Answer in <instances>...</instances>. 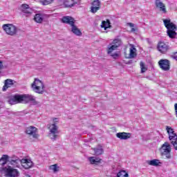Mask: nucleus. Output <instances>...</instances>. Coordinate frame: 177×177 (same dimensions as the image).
Wrapping results in <instances>:
<instances>
[{"label":"nucleus","instance_id":"1","mask_svg":"<svg viewBox=\"0 0 177 177\" xmlns=\"http://www.w3.org/2000/svg\"><path fill=\"white\" fill-rule=\"evenodd\" d=\"M9 104H19L20 103L22 104H27L30 102H35V98H34V96L30 95L28 94H15L12 95L9 100H8Z\"/></svg>","mask_w":177,"mask_h":177},{"label":"nucleus","instance_id":"2","mask_svg":"<svg viewBox=\"0 0 177 177\" xmlns=\"http://www.w3.org/2000/svg\"><path fill=\"white\" fill-rule=\"evenodd\" d=\"M163 23L165 24V27L167 28V34L168 37L171 38V39L176 38V25L171 22V19H164Z\"/></svg>","mask_w":177,"mask_h":177},{"label":"nucleus","instance_id":"3","mask_svg":"<svg viewBox=\"0 0 177 177\" xmlns=\"http://www.w3.org/2000/svg\"><path fill=\"white\" fill-rule=\"evenodd\" d=\"M62 23H65L66 24H69L71 26V31L75 34V35H77V37H81L82 35V32L78 28L77 26H75V21L74 20V18L72 17H64L62 19Z\"/></svg>","mask_w":177,"mask_h":177},{"label":"nucleus","instance_id":"4","mask_svg":"<svg viewBox=\"0 0 177 177\" xmlns=\"http://www.w3.org/2000/svg\"><path fill=\"white\" fill-rule=\"evenodd\" d=\"M0 175H4L6 177H19L20 172L17 169H15L11 166L0 167Z\"/></svg>","mask_w":177,"mask_h":177},{"label":"nucleus","instance_id":"5","mask_svg":"<svg viewBox=\"0 0 177 177\" xmlns=\"http://www.w3.org/2000/svg\"><path fill=\"white\" fill-rule=\"evenodd\" d=\"M31 87L36 93H39V95H42L45 92V85L39 79L35 78Z\"/></svg>","mask_w":177,"mask_h":177},{"label":"nucleus","instance_id":"6","mask_svg":"<svg viewBox=\"0 0 177 177\" xmlns=\"http://www.w3.org/2000/svg\"><path fill=\"white\" fill-rule=\"evenodd\" d=\"M166 131H167V133L169 135V139L174 146V149L177 150V135L175 133L174 129L169 126L166 127Z\"/></svg>","mask_w":177,"mask_h":177},{"label":"nucleus","instance_id":"7","mask_svg":"<svg viewBox=\"0 0 177 177\" xmlns=\"http://www.w3.org/2000/svg\"><path fill=\"white\" fill-rule=\"evenodd\" d=\"M2 28L7 35H10V37H14V35L17 34V27L12 24H4Z\"/></svg>","mask_w":177,"mask_h":177},{"label":"nucleus","instance_id":"8","mask_svg":"<svg viewBox=\"0 0 177 177\" xmlns=\"http://www.w3.org/2000/svg\"><path fill=\"white\" fill-rule=\"evenodd\" d=\"M171 145L167 142L162 145L160 149L162 156H165L168 159L172 158V156L171 155Z\"/></svg>","mask_w":177,"mask_h":177},{"label":"nucleus","instance_id":"9","mask_svg":"<svg viewBox=\"0 0 177 177\" xmlns=\"http://www.w3.org/2000/svg\"><path fill=\"white\" fill-rule=\"evenodd\" d=\"M158 66L163 71H169L171 68V62L168 59H160Z\"/></svg>","mask_w":177,"mask_h":177},{"label":"nucleus","instance_id":"10","mask_svg":"<svg viewBox=\"0 0 177 177\" xmlns=\"http://www.w3.org/2000/svg\"><path fill=\"white\" fill-rule=\"evenodd\" d=\"M157 49L160 53L165 55L169 50V46L164 41H159L157 45Z\"/></svg>","mask_w":177,"mask_h":177},{"label":"nucleus","instance_id":"11","mask_svg":"<svg viewBox=\"0 0 177 177\" xmlns=\"http://www.w3.org/2000/svg\"><path fill=\"white\" fill-rule=\"evenodd\" d=\"M113 45L108 48L107 49V53L108 55H110L111 53H113L114 50H117L119 46H121V39H115L112 42Z\"/></svg>","mask_w":177,"mask_h":177},{"label":"nucleus","instance_id":"12","mask_svg":"<svg viewBox=\"0 0 177 177\" xmlns=\"http://www.w3.org/2000/svg\"><path fill=\"white\" fill-rule=\"evenodd\" d=\"M48 129L50 131V133L53 135L51 139H53V140H56L57 138V134L56 133H59V131L57 130L59 129V127H57V125H56V122L50 124L48 127Z\"/></svg>","mask_w":177,"mask_h":177},{"label":"nucleus","instance_id":"13","mask_svg":"<svg viewBox=\"0 0 177 177\" xmlns=\"http://www.w3.org/2000/svg\"><path fill=\"white\" fill-rule=\"evenodd\" d=\"M37 131L38 129H37V127L30 126L26 128V133H27V135H30L34 139H38V138H39V135L37 133Z\"/></svg>","mask_w":177,"mask_h":177},{"label":"nucleus","instance_id":"14","mask_svg":"<svg viewBox=\"0 0 177 177\" xmlns=\"http://www.w3.org/2000/svg\"><path fill=\"white\" fill-rule=\"evenodd\" d=\"M21 11L26 15V17L31 16L32 15V9L30 8V6L27 4H22L21 6Z\"/></svg>","mask_w":177,"mask_h":177},{"label":"nucleus","instance_id":"15","mask_svg":"<svg viewBox=\"0 0 177 177\" xmlns=\"http://www.w3.org/2000/svg\"><path fill=\"white\" fill-rule=\"evenodd\" d=\"M100 1L94 0L91 3V13H96L97 10H100Z\"/></svg>","mask_w":177,"mask_h":177},{"label":"nucleus","instance_id":"16","mask_svg":"<svg viewBox=\"0 0 177 177\" xmlns=\"http://www.w3.org/2000/svg\"><path fill=\"white\" fill-rule=\"evenodd\" d=\"M156 8L159 9L160 12H162V13H167V7L165 4L161 1V0H155Z\"/></svg>","mask_w":177,"mask_h":177},{"label":"nucleus","instance_id":"17","mask_svg":"<svg viewBox=\"0 0 177 177\" xmlns=\"http://www.w3.org/2000/svg\"><path fill=\"white\" fill-rule=\"evenodd\" d=\"M132 134L131 133L127 132H120L116 133L117 138L121 140H127V139H131Z\"/></svg>","mask_w":177,"mask_h":177},{"label":"nucleus","instance_id":"18","mask_svg":"<svg viewBox=\"0 0 177 177\" xmlns=\"http://www.w3.org/2000/svg\"><path fill=\"white\" fill-rule=\"evenodd\" d=\"M138 50L133 44H130L129 54L127 59H135L138 56Z\"/></svg>","mask_w":177,"mask_h":177},{"label":"nucleus","instance_id":"19","mask_svg":"<svg viewBox=\"0 0 177 177\" xmlns=\"http://www.w3.org/2000/svg\"><path fill=\"white\" fill-rule=\"evenodd\" d=\"M21 165L25 169H30L32 167V161L30 159H21Z\"/></svg>","mask_w":177,"mask_h":177},{"label":"nucleus","instance_id":"20","mask_svg":"<svg viewBox=\"0 0 177 177\" xmlns=\"http://www.w3.org/2000/svg\"><path fill=\"white\" fill-rule=\"evenodd\" d=\"M80 2L81 0H64V5L65 8H73V6Z\"/></svg>","mask_w":177,"mask_h":177},{"label":"nucleus","instance_id":"21","mask_svg":"<svg viewBox=\"0 0 177 177\" xmlns=\"http://www.w3.org/2000/svg\"><path fill=\"white\" fill-rule=\"evenodd\" d=\"M13 86V80L10 79H7L5 80L4 86H3V91H7L8 88Z\"/></svg>","mask_w":177,"mask_h":177},{"label":"nucleus","instance_id":"22","mask_svg":"<svg viewBox=\"0 0 177 177\" xmlns=\"http://www.w3.org/2000/svg\"><path fill=\"white\" fill-rule=\"evenodd\" d=\"M8 161H9V156L3 155L0 158V168H4L6 164H8Z\"/></svg>","mask_w":177,"mask_h":177},{"label":"nucleus","instance_id":"23","mask_svg":"<svg viewBox=\"0 0 177 177\" xmlns=\"http://www.w3.org/2000/svg\"><path fill=\"white\" fill-rule=\"evenodd\" d=\"M88 161H90L91 164L97 165L102 162V159L100 158H95L93 156L88 158Z\"/></svg>","mask_w":177,"mask_h":177},{"label":"nucleus","instance_id":"24","mask_svg":"<svg viewBox=\"0 0 177 177\" xmlns=\"http://www.w3.org/2000/svg\"><path fill=\"white\" fill-rule=\"evenodd\" d=\"M33 20L36 23L41 24L44 21V15L42 14H36L33 18Z\"/></svg>","mask_w":177,"mask_h":177},{"label":"nucleus","instance_id":"25","mask_svg":"<svg viewBox=\"0 0 177 177\" xmlns=\"http://www.w3.org/2000/svg\"><path fill=\"white\" fill-rule=\"evenodd\" d=\"M101 28H104V30H107V28H111V23H110V20L106 19V21H102Z\"/></svg>","mask_w":177,"mask_h":177},{"label":"nucleus","instance_id":"26","mask_svg":"<svg viewBox=\"0 0 177 177\" xmlns=\"http://www.w3.org/2000/svg\"><path fill=\"white\" fill-rule=\"evenodd\" d=\"M21 160H20V159H19V158H16L15 160L11 159L10 160V163L11 164V165H14L15 167H16L17 168H19V167H20V163H21Z\"/></svg>","mask_w":177,"mask_h":177},{"label":"nucleus","instance_id":"27","mask_svg":"<svg viewBox=\"0 0 177 177\" xmlns=\"http://www.w3.org/2000/svg\"><path fill=\"white\" fill-rule=\"evenodd\" d=\"M147 164H149V165H151L152 167H158L161 162H160L159 160L153 159L148 161Z\"/></svg>","mask_w":177,"mask_h":177},{"label":"nucleus","instance_id":"28","mask_svg":"<svg viewBox=\"0 0 177 177\" xmlns=\"http://www.w3.org/2000/svg\"><path fill=\"white\" fill-rule=\"evenodd\" d=\"M49 169H50V171H53L54 174H56V172H59V171H60V167L57 166V164H54L49 167Z\"/></svg>","mask_w":177,"mask_h":177},{"label":"nucleus","instance_id":"29","mask_svg":"<svg viewBox=\"0 0 177 177\" xmlns=\"http://www.w3.org/2000/svg\"><path fill=\"white\" fill-rule=\"evenodd\" d=\"M93 150H94L95 156H102V154H103V153H104V151L103 150V148H102V147L93 148Z\"/></svg>","mask_w":177,"mask_h":177},{"label":"nucleus","instance_id":"30","mask_svg":"<svg viewBox=\"0 0 177 177\" xmlns=\"http://www.w3.org/2000/svg\"><path fill=\"white\" fill-rule=\"evenodd\" d=\"M140 66L142 74H143V73H146L147 71V67H146V65L145 64V62H140Z\"/></svg>","mask_w":177,"mask_h":177},{"label":"nucleus","instance_id":"31","mask_svg":"<svg viewBox=\"0 0 177 177\" xmlns=\"http://www.w3.org/2000/svg\"><path fill=\"white\" fill-rule=\"evenodd\" d=\"M117 176L118 177H128L129 176L128 173H127L126 171L124 170H122V171H120L118 174H117Z\"/></svg>","mask_w":177,"mask_h":177},{"label":"nucleus","instance_id":"32","mask_svg":"<svg viewBox=\"0 0 177 177\" xmlns=\"http://www.w3.org/2000/svg\"><path fill=\"white\" fill-rule=\"evenodd\" d=\"M127 26H129V27H131V32H135L136 31H138V27H135V24H133V23L131 22H129L127 24Z\"/></svg>","mask_w":177,"mask_h":177},{"label":"nucleus","instance_id":"33","mask_svg":"<svg viewBox=\"0 0 177 177\" xmlns=\"http://www.w3.org/2000/svg\"><path fill=\"white\" fill-rule=\"evenodd\" d=\"M40 2L42 5H50L53 2H55V0H40Z\"/></svg>","mask_w":177,"mask_h":177},{"label":"nucleus","instance_id":"34","mask_svg":"<svg viewBox=\"0 0 177 177\" xmlns=\"http://www.w3.org/2000/svg\"><path fill=\"white\" fill-rule=\"evenodd\" d=\"M111 56L112 57H113V59H115V58L118 57V53H113V54H111Z\"/></svg>","mask_w":177,"mask_h":177},{"label":"nucleus","instance_id":"35","mask_svg":"<svg viewBox=\"0 0 177 177\" xmlns=\"http://www.w3.org/2000/svg\"><path fill=\"white\" fill-rule=\"evenodd\" d=\"M2 68H3V63L2 61H0V70H2Z\"/></svg>","mask_w":177,"mask_h":177},{"label":"nucleus","instance_id":"36","mask_svg":"<svg viewBox=\"0 0 177 177\" xmlns=\"http://www.w3.org/2000/svg\"><path fill=\"white\" fill-rule=\"evenodd\" d=\"M55 120H57V118H54V119H53V121H55Z\"/></svg>","mask_w":177,"mask_h":177}]
</instances>
